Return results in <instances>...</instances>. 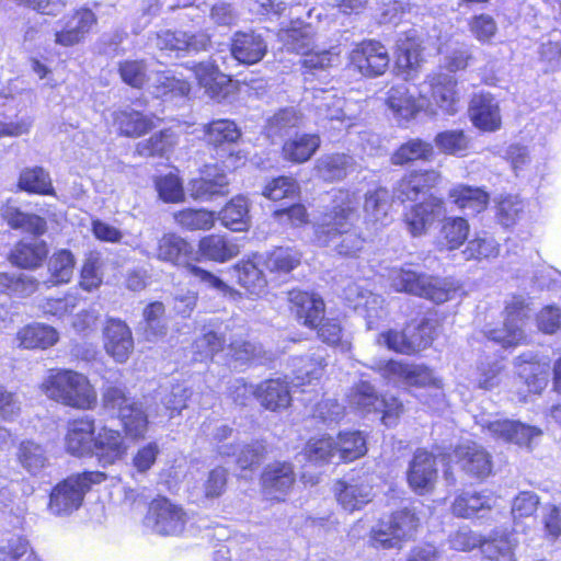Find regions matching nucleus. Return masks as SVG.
I'll return each mask as SVG.
<instances>
[{
  "label": "nucleus",
  "mask_w": 561,
  "mask_h": 561,
  "mask_svg": "<svg viewBox=\"0 0 561 561\" xmlns=\"http://www.w3.org/2000/svg\"><path fill=\"white\" fill-rule=\"evenodd\" d=\"M359 197L340 190L335 193L330 211L318 219L316 240L345 257H357L365 248V239L354 230Z\"/></svg>",
  "instance_id": "f257e3e1"
},
{
  "label": "nucleus",
  "mask_w": 561,
  "mask_h": 561,
  "mask_svg": "<svg viewBox=\"0 0 561 561\" xmlns=\"http://www.w3.org/2000/svg\"><path fill=\"white\" fill-rule=\"evenodd\" d=\"M43 392L51 400L65 405L90 410L98 396L89 379L70 369H53L42 382Z\"/></svg>",
  "instance_id": "f03ea898"
},
{
  "label": "nucleus",
  "mask_w": 561,
  "mask_h": 561,
  "mask_svg": "<svg viewBox=\"0 0 561 561\" xmlns=\"http://www.w3.org/2000/svg\"><path fill=\"white\" fill-rule=\"evenodd\" d=\"M388 278L396 291L420 296L436 304L454 298L458 290L454 280L419 273L411 265L392 267Z\"/></svg>",
  "instance_id": "7ed1b4c3"
},
{
  "label": "nucleus",
  "mask_w": 561,
  "mask_h": 561,
  "mask_svg": "<svg viewBox=\"0 0 561 561\" xmlns=\"http://www.w3.org/2000/svg\"><path fill=\"white\" fill-rule=\"evenodd\" d=\"M104 480L105 474L100 471H88L68 477L53 489L48 504L49 512L56 516L70 515L81 506L83 497L91 486Z\"/></svg>",
  "instance_id": "20e7f679"
},
{
  "label": "nucleus",
  "mask_w": 561,
  "mask_h": 561,
  "mask_svg": "<svg viewBox=\"0 0 561 561\" xmlns=\"http://www.w3.org/2000/svg\"><path fill=\"white\" fill-rule=\"evenodd\" d=\"M379 371L389 382L427 389L432 398L431 401L425 400L428 405L438 403L444 398L442 380L426 366L388 360L379 367Z\"/></svg>",
  "instance_id": "39448f33"
},
{
  "label": "nucleus",
  "mask_w": 561,
  "mask_h": 561,
  "mask_svg": "<svg viewBox=\"0 0 561 561\" xmlns=\"http://www.w3.org/2000/svg\"><path fill=\"white\" fill-rule=\"evenodd\" d=\"M119 75L122 80L133 87L141 88L145 82L149 81L153 88V93L158 98L168 94L185 96L191 91L187 81L178 79L165 71H157L151 76L147 75V67L140 60H126L119 64Z\"/></svg>",
  "instance_id": "423d86ee"
},
{
  "label": "nucleus",
  "mask_w": 561,
  "mask_h": 561,
  "mask_svg": "<svg viewBox=\"0 0 561 561\" xmlns=\"http://www.w3.org/2000/svg\"><path fill=\"white\" fill-rule=\"evenodd\" d=\"M420 99L427 102L426 111L436 114L440 111L446 115L458 112L461 93L456 78L444 72L428 75L420 85Z\"/></svg>",
  "instance_id": "0eeeda50"
},
{
  "label": "nucleus",
  "mask_w": 561,
  "mask_h": 561,
  "mask_svg": "<svg viewBox=\"0 0 561 561\" xmlns=\"http://www.w3.org/2000/svg\"><path fill=\"white\" fill-rule=\"evenodd\" d=\"M416 527L417 518L412 512H394L371 529L370 543L377 549H401L402 542L412 538Z\"/></svg>",
  "instance_id": "6e6552de"
},
{
  "label": "nucleus",
  "mask_w": 561,
  "mask_h": 561,
  "mask_svg": "<svg viewBox=\"0 0 561 561\" xmlns=\"http://www.w3.org/2000/svg\"><path fill=\"white\" fill-rule=\"evenodd\" d=\"M103 404L110 411H117L127 436L134 439L144 437L148 427V419L141 404L127 398L124 391L117 387L105 389Z\"/></svg>",
  "instance_id": "1a4fd4ad"
},
{
  "label": "nucleus",
  "mask_w": 561,
  "mask_h": 561,
  "mask_svg": "<svg viewBox=\"0 0 561 561\" xmlns=\"http://www.w3.org/2000/svg\"><path fill=\"white\" fill-rule=\"evenodd\" d=\"M187 513L165 497L151 502L146 516V525L162 536L181 535L187 523Z\"/></svg>",
  "instance_id": "9d476101"
},
{
  "label": "nucleus",
  "mask_w": 561,
  "mask_h": 561,
  "mask_svg": "<svg viewBox=\"0 0 561 561\" xmlns=\"http://www.w3.org/2000/svg\"><path fill=\"white\" fill-rule=\"evenodd\" d=\"M504 312V328L493 332V342L501 343L504 347L517 345L525 340L524 324L531 309L526 298L513 296L506 301Z\"/></svg>",
  "instance_id": "9b49d317"
},
{
  "label": "nucleus",
  "mask_w": 561,
  "mask_h": 561,
  "mask_svg": "<svg viewBox=\"0 0 561 561\" xmlns=\"http://www.w3.org/2000/svg\"><path fill=\"white\" fill-rule=\"evenodd\" d=\"M389 62L387 48L377 41H364L357 44L350 54V66L368 78L383 75Z\"/></svg>",
  "instance_id": "f8f14e48"
},
{
  "label": "nucleus",
  "mask_w": 561,
  "mask_h": 561,
  "mask_svg": "<svg viewBox=\"0 0 561 561\" xmlns=\"http://www.w3.org/2000/svg\"><path fill=\"white\" fill-rule=\"evenodd\" d=\"M96 23L95 14L85 8L64 16L54 28V43L61 47H72L81 43Z\"/></svg>",
  "instance_id": "ddd939ff"
},
{
  "label": "nucleus",
  "mask_w": 561,
  "mask_h": 561,
  "mask_svg": "<svg viewBox=\"0 0 561 561\" xmlns=\"http://www.w3.org/2000/svg\"><path fill=\"white\" fill-rule=\"evenodd\" d=\"M295 481L293 465L275 461L267 465L262 472V492L268 500L283 501L293 489Z\"/></svg>",
  "instance_id": "4468645a"
},
{
  "label": "nucleus",
  "mask_w": 561,
  "mask_h": 561,
  "mask_svg": "<svg viewBox=\"0 0 561 561\" xmlns=\"http://www.w3.org/2000/svg\"><path fill=\"white\" fill-rule=\"evenodd\" d=\"M445 214L443 199L433 195L422 203L413 205L404 213V225L412 237L427 233L435 221Z\"/></svg>",
  "instance_id": "2eb2a0df"
},
{
  "label": "nucleus",
  "mask_w": 561,
  "mask_h": 561,
  "mask_svg": "<svg viewBox=\"0 0 561 561\" xmlns=\"http://www.w3.org/2000/svg\"><path fill=\"white\" fill-rule=\"evenodd\" d=\"M238 389L242 392L240 396L254 394L264 408L272 411L287 408L291 400L287 382L279 378L266 380L256 387L242 383ZM236 400H239V396Z\"/></svg>",
  "instance_id": "dca6fc26"
},
{
  "label": "nucleus",
  "mask_w": 561,
  "mask_h": 561,
  "mask_svg": "<svg viewBox=\"0 0 561 561\" xmlns=\"http://www.w3.org/2000/svg\"><path fill=\"white\" fill-rule=\"evenodd\" d=\"M106 353L117 363H125L134 351L129 327L119 319H108L103 330Z\"/></svg>",
  "instance_id": "f3484780"
},
{
  "label": "nucleus",
  "mask_w": 561,
  "mask_h": 561,
  "mask_svg": "<svg viewBox=\"0 0 561 561\" xmlns=\"http://www.w3.org/2000/svg\"><path fill=\"white\" fill-rule=\"evenodd\" d=\"M128 446L118 431L106 426L100 428L94 437L93 453L99 463L103 467L114 465L123 460Z\"/></svg>",
  "instance_id": "a211bd4d"
},
{
  "label": "nucleus",
  "mask_w": 561,
  "mask_h": 561,
  "mask_svg": "<svg viewBox=\"0 0 561 561\" xmlns=\"http://www.w3.org/2000/svg\"><path fill=\"white\" fill-rule=\"evenodd\" d=\"M94 420L81 417L69 422L65 435L66 450L76 457L92 456L94 445Z\"/></svg>",
  "instance_id": "6ab92c4d"
},
{
  "label": "nucleus",
  "mask_w": 561,
  "mask_h": 561,
  "mask_svg": "<svg viewBox=\"0 0 561 561\" xmlns=\"http://www.w3.org/2000/svg\"><path fill=\"white\" fill-rule=\"evenodd\" d=\"M437 478L435 458L426 450L419 449L408 471L409 485L419 494L431 491Z\"/></svg>",
  "instance_id": "aec40b11"
},
{
  "label": "nucleus",
  "mask_w": 561,
  "mask_h": 561,
  "mask_svg": "<svg viewBox=\"0 0 561 561\" xmlns=\"http://www.w3.org/2000/svg\"><path fill=\"white\" fill-rule=\"evenodd\" d=\"M422 45L415 31H410L397 42L396 67L404 80L415 77L422 62Z\"/></svg>",
  "instance_id": "412c9836"
},
{
  "label": "nucleus",
  "mask_w": 561,
  "mask_h": 561,
  "mask_svg": "<svg viewBox=\"0 0 561 561\" xmlns=\"http://www.w3.org/2000/svg\"><path fill=\"white\" fill-rule=\"evenodd\" d=\"M334 492L339 504L347 512L360 510L373 499V486L368 479L337 481Z\"/></svg>",
  "instance_id": "4be33fe9"
},
{
  "label": "nucleus",
  "mask_w": 561,
  "mask_h": 561,
  "mask_svg": "<svg viewBox=\"0 0 561 561\" xmlns=\"http://www.w3.org/2000/svg\"><path fill=\"white\" fill-rule=\"evenodd\" d=\"M229 181L226 173L217 165H206L203 176L192 180L188 192L194 199L208 201L217 195H225Z\"/></svg>",
  "instance_id": "5701e85b"
},
{
  "label": "nucleus",
  "mask_w": 561,
  "mask_h": 561,
  "mask_svg": "<svg viewBox=\"0 0 561 561\" xmlns=\"http://www.w3.org/2000/svg\"><path fill=\"white\" fill-rule=\"evenodd\" d=\"M291 312L306 327L316 328L324 314L323 299L314 294L300 290L289 293Z\"/></svg>",
  "instance_id": "b1692460"
},
{
  "label": "nucleus",
  "mask_w": 561,
  "mask_h": 561,
  "mask_svg": "<svg viewBox=\"0 0 561 561\" xmlns=\"http://www.w3.org/2000/svg\"><path fill=\"white\" fill-rule=\"evenodd\" d=\"M230 51L239 62L253 65L266 55L267 44L260 34L254 32H237L233 35Z\"/></svg>",
  "instance_id": "393cba45"
},
{
  "label": "nucleus",
  "mask_w": 561,
  "mask_h": 561,
  "mask_svg": "<svg viewBox=\"0 0 561 561\" xmlns=\"http://www.w3.org/2000/svg\"><path fill=\"white\" fill-rule=\"evenodd\" d=\"M344 296L355 308L363 306L366 309L367 327L370 330L376 329L378 320L387 316L382 297L360 288L357 284L348 285L344 289Z\"/></svg>",
  "instance_id": "a878e982"
},
{
  "label": "nucleus",
  "mask_w": 561,
  "mask_h": 561,
  "mask_svg": "<svg viewBox=\"0 0 561 561\" xmlns=\"http://www.w3.org/2000/svg\"><path fill=\"white\" fill-rule=\"evenodd\" d=\"M209 44V36L205 33L187 35L184 32L161 31L157 34L156 46L161 50H205Z\"/></svg>",
  "instance_id": "bb28decb"
},
{
  "label": "nucleus",
  "mask_w": 561,
  "mask_h": 561,
  "mask_svg": "<svg viewBox=\"0 0 561 561\" xmlns=\"http://www.w3.org/2000/svg\"><path fill=\"white\" fill-rule=\"evenodd\" d=\"M439 174L434 171L412 172L405 175L394 190V197L401 202L414 201L438 183Z\"/></svg>",
  "instance_id": "cd10ccee"
},
{
  "label": "nucleus",
  "mask_w": 561,
  "mask_h": 561,
  "mask_svg": "<svg viewBox=\"0 0 561 561\" xmlns=\"http://www.w3.org/2000/svg\"><path fill=\"white\" fill-rule=\"evenodd\" d=\"M454 458L470 474L484 477L491 472L486 453L476 443L459 445L454 451Z\"/></svg>",
  "instance_id": "c85d7f7f"
},
{
  "label": "nucleus",
  "mask_w": 561,
  "mask_h": 561,
  "mask_svg": "<svg viewBox=\"0 0 561 561\" xmlns=\"http://www.w3.org/2000/svg\"><path fill=\"white\" fill-rule=\"evenodd\" d=\"M540 428L528 426L523 423L511 420H494L493 436L497 435L505 442H511L519 446H530L534 438L541 436Z\"/></svg>",
  "instance_id": "c756f323"
},
{
  "label": "nucleus",
  "mask_w": 561,
  "mask_h": 561,
  "mask_svg": "<svg viewBox=\"0 0 561 561\" xmlns=\"http://www.w3.org/2000/svg\"><path fill=\"white\" fill-rule=\"evenodd\" d=\"M386 103L397 118L405 121L413 118L423 108L421 99L416 101L404 83L394 85L387 92Z\"/></svg>",
  "instance_id": "7c9ffc66"
},
{
  "label": "nucleus",
  "mask_w": 561,
  "mask_h": 561,
  "mask_svg": "<svg viewBox=\"0 0 561 561\" xmlns=\"http://www.w3.org/2000/svg\"><path fill=\"white\" fill-rule=\"evenodd\" d=\"M112 116L119 134L126 137H140L153 128L151 117L131 108L115 111Z\"/></svg>",
  "instance_id": "2f4dec72"
},
{
  "label": "nucleus",
  "mask_w": 561,
  "mask_h": 561,
  "mask_svg": "<svg viewBox=\"0 0 561 561\" xmlns=\"http://www.w3.org/2000/svg\"><path fill=\"white\" fill-rule=\"evenodd\" d=\"M18 340L24 348L46 350L58 342L59 333L50 325L34 323L19 331Z\"/></svg>",
  "instance_id": "473e14b6"
},
{
  "label": "nucleus",
  "mask_w": 561,
  "mask_h": 561,
  "mask_svg": "<svg viewBox=\"0 0 561 561\" xmlns=\"http://www.w3.org/2000/svg\"><path fill=\"white\" fill-rule=\"evenodd\" d=\"M194 76L201 88L210 98L218 96L229 83V78L221 72L215 61H203L193 67Z\"/></svg>",
  "instance_id": "72a5a7b5"
},
{
  "label": "nucleus",
  "mask_w": 561,
  "mask_h": 561,
  "mask_svg": "<svg viewBox=\"0 0 561 561\" xmlns=\"http://www.w3.org/2000/svg\"><path fill=\"white\" fill-rule=\"evenodd\" d=\"M14 104V98L0 95V106L5 107V110L0 113V136L19 137L28 134L33 125V119L28 115H23L14 119L12 113Z\"/></svg>",
  "instance_id": "f704fd0d"
},
{
  "label": "nucleus",
  "mask_w": 561,
  "mask_h": 561,
  "mask_svg": "<svg viewBox=\"0 0 561 561\" xmlns=\"http://www.w3.org/2000/svg\"><path fill=\"white\" fill-rule=\"evenodd\" d=\"M320 146V138L316 134L297 135L283 145V156L294 163L308 161Z\"/></svg>",
  "instance_id": "c9c22d12"
},
{
  "label": "nucleus",
  "mask_w": 561,
  "mask_h": 561,
  "mask_svg": "<svg viewBox=\"0 0 561 561\" xmlns=\"http://www.w3.org/2000/svg\"><path fill=\"white\" fill-rule=\"evenodd\" d=\"M320 115L328 121L337 122L345 128L353 125L354 115L347 102L333 92H323L321 101L316 105Z\"/></svg>",
  "instance_id": "e433bc0d"
},
{
  "label": "nucleus",
  "mask_w": 561,
  "mask_h": 561,
  "mask_svg": "<svg viewBox=\"0 0 561 561\" xmlns=\"http://www.w3.org/2000/svg\"><path fill=\"white\" fill-rule=\"evenodd\" d=\"M218 453L221 456H236V461L239 468L247 470L260 463L266 453V447L264 443L260 440L244 445L242 448H239L234 445L225 444L219 446Z\"/></svg>",
  "instance_id": "4c0bfd02"
},
{
  "label": "nucleus",
  "mask_w": 561,
  "mask_h": 561,
  "mask_svg": "<svg viewBox=\"0 0 561 561\" xmlns=\"http://www.w3.org/2000/svg\"><path fill=\"white\" fill-rule=\"evenodd\" d=\"M224 226L233 231H245L249 228V201L245 196L233 197L220 211Z\"/></svg>",
  "instance_id": "58836bf2"
},
{
  "label": "nucleus",
  "mask_w": 561,
  "mask_h": 561,
  "mask_svg": "<svg viewBox=\"0 0 561 561\" xmlns=\"http://www.w3.org/2000/svg\"><path fill=\"white\" fill-rule=\"evenodd\" d=\"M199 253L211 261L226 262L239 253V247L222 236L204 237L198 244Z\"/></svg>",
  "instance_id": "ea45409f"
},
{
  "label": "nucleus",
  "mask_w": 561,
  "mask_h": 561,
  "mask_svg": "<svg viewBox=\"0 0 561 561\" xmlns=\"http://www.w3.org/2000/svg\"><path fill=\"white\" fill-rule=\"evenodd\" d=\"M2 217L13 229H21L35 236H41L46 231V221L44 218L21 211L11 204L2 208Z\"/></svg>",
  "instance_id": "a19ab883"
},
{
  "label": "nucleus",
  "mask_w": 561,
  "mask_h": 561,
  "mask_svg": "<svg viewBox=\"0 0 561 561\" xmlns=\"http://www.w3.org/2000/svg\"><path fill=\"white\" fill-rule=\"evenodd\" d=\"M48 250L44 241L33 239L21 241L11 254L12 263L23 268L38 266L47 256Z\"/></svg>",
  "instance_id": "79ce46f5"
},
{
  "label": "nucleus",
  "mask_w": 561,
  "mask_h": 561,
  "mask_svg": "<svg viewBox=\"0 0 561 561\" xmlns=\"http://www.w3.org/2000/svg\"><path fill=\"white\" fill-rule=\"evenodd\" d=\"M207 144L214 147L234 144L241 137V130L231 119H215L204 126Z\"/></svg>",
  "instance_id": "37998d69"
},
{
  "label": "nucleus",
  "mask_w": 561,
  "mask_h": 561,
  "mask_svg": "<svg viewBox=\"0 0 561 561\" xmlns=\"http://www.w3.org/2000/svg\"><path fill=\"white\" fill-rule=\"evenodd\" d=\"M448 196L459 209L468 210L470 214L480 213L488 204V194L470 186L458 185L453 187Z\"/></svg>",
  "instance_id": "c03bdc74"
},
{
  "label": "nucleus",
  "mask_w": 561,
  "mask_h": 561,
  "mask_svg": "<svg viewBox=\"0 0 561 561\" xmlns=\"http://www.w3.org/2000/svg\"><path fill=\"white\" fill-rule=\"evenodd\" d=\"M353 164L354 160L348 154H327L317 161V172L324 181L341 180L346 176Z\"/></svg>",
  "instance_id": "a18cd8bd"
},
{
  "label": "nucleus",
  "mask_w": 561,
  "mask_h": 561,
  "mask_svg": "<svg viewBox=\"0 0 561 561\" xmlns=\"http://www.w3.org/2000/svg\"><path fill=\"white\" fill-rule=\"evenodd\" d=\"M391 208V197L388 190L378 187L366 194L364 210L369 221L386 225Z\"/></svg>",
  "instance_id": "49530a36"
},
{
  "label": "nucleus",
  "mask_w": 561,
  "mask_h": 561,
  "mask_svg": "<svg viewBox=\"0 0 561 561\" xmlns=\"http://www.w3.org/2000/svg\"><path fill=\"white\" fill-rule=\"evenodd\" d=\"M238 283L251 295H261L266 287V279L257 263L248 260L234 266Z\"/></svg>",
  "instance_id": "de8ad7c7"
},
{
  "label": "nucleus",
  "mask_w": 561,
  "mask_h": 561,
  "mask_svg": "<svg viewBox=\"0 0 561 561\" xmlns=\"http://www.w3.org/2000/svg\"><path fill=\"white\" fill-rule=\"evenodd\" d=\"M337 461H353L367 451L366 439L360 432H343L336 436Z\"/></svg>",
  "instance_id": "09e8293b"
},
{
  "label": "nucleus",
  "mask_w": 561,
  "mask_h": 561,
  "mask_svg": "<svg viewBox=\"0 0 561 561\" xmlns=\"http://www.w3.org/2000/svg\"><path fill=\"white\" fill-rule=\"evenodd\" d=\"M324 366V360L320 356L295 358L293 386L298 388L319 380L323 375Z\"/></svg>",
  "instance_id": "8fccbe9b"
},
{
  "label": "nucleus",
  "mask_w": 561,
  "mask_h": 561,
  "mask_svg": "<svg viewBox=\"0 0 561 561\" xmlns=\"http://www.w3.org/2000/svg\"><path fill=\"white\" fill-rule=\"evenodd\" d=\"M192 250V245L180 236L167 233L158 242L157 257L178 265L180 260L187 256Z\"/></svg>",
  "instance_id": "3c124183"
},
{
  "label": "nucleus",
  "mask_w": 561,
  "mask_h": 561,
  "mask_svg": "<svg viewBox=\"0 0 561 561\" xmlns=\"http://www.w3.org/2000/svg\"><path fill=\"white\" fill-rule=\"evenodd\" d=\"M313 30L310 25H295L290 28L280 30L279 39L289 51L302 55L313 45Z\"/></svg>",
  "instance_id": "603ef678"
},
{
  "label": "nucleus",
  "mask_w": 561,
  "mask_h": 561,
  "mask_svg": "<svg viewBox=\"0 0 561 561\" xmlns=\"http://www.w3.org/2000/svg\"><path fill=\"white\" fill-rule=\"evenodd\" d=\"M267 271L277 274H287L300 263V254L290 248H276L262 257Z\"/></svg>",
  "instance_id": "864d4df0"
},
{
  "label": "nucleus",
  "mask_w": 561,
  "mask_h": 561,
  "mask_svg": "<svg viewBox=\"0 0 561 561\" xmlns=\"http://www.w3.org/2000/svg\"><path fill=\"white\" fill-rule=\"evenodd\" d=\"M18 460L32 474H37L47 465L45 449L33 440H24L18 449Z\"/></svg>",
  "instance_id": "5fc2aeb1"
},
{
  "label": "nucleus",
  "mask_w": 561,
  "mask_h": 561,
  "mask_svg": "<svg viewBox=\"0 0 561 561\" xmlns=\"http://www.w3.org/2000/svg\"><path fill=\"white\" fill-rule=\"evenodd\" d=\"M19 187L42 195H49L54 192L49 174L41 167L23 170L20 174Z\"/></svg>",
  "instance_id": "6e6d98bb"
},
{
  "label": "nucleus",
  "mask_w": 561,
  "mask_h": 561,
  "mask_svg": "<svg viewBox=\"0 0 561 561\" xmlns=\"http://www.w3.org/2000/svg\"><path fill=\"white\" fill-rule=\"evenodd\" d=\"M469 234V224L462 217H448L445 218L440 236L443 244L447 250L458 249L467 240Z\"/></svg>",
  "instance_id": "4d7b16f0"
},
{
  "label": "nucleus",
  "mask_w": 561,
  "mask_h": 561,
  "mask_svg": "<svg viewBox=\"0 0 561 561\" xmlns=\"http://www.w3.org/2000/svg\"><path fill=\"white\" fill-rule=\"evenodd\" d=\"M517 375L526 383L528 392L539 393L547 386L546 367L538 362L519 359Z\"/></svg>",
  "instance_id": "13d9d810"
},
{
  "label": "nucleus",
  "mask_w": 561,
  "mask_h": 561,
  "mask_svg": "<svg viewBox=\"0 0 561 561\" xmlns=\"http://www.w3.org/2000/svg\"><path fill=\"white\" fill-rule=\"evenodd\" d=\"M175 222L186 230H209L215 225V214L206 209H183L173 214Z\"/></svg>",
  "instance_id": "bf43d9fd"
},
{
  "label": "nucleus",
  "mask_w": 561,
  "mask_h": 561,
  "mask_svg": "<svg viewBox=\"0 0 561 561\" xmlns=\"http://www.w3.org/2000/svg\"><path fill=\"white\" fill-rule=\"evenodd\" d=\"M75 263V257L68 250L54 253L48 262L50 283L53 285L69 283L73 275Z\"/></svg>",
  "instance_id": "052dcab7"
},
{
  "label": "nucleus",
  "mask_w": 561,
  "mask_h": 561,
  "mask_svg": "<svg viewBox=\"0 0 561 561\" xmlns=\"http://www.w3.org/2000/svg\"><path fill=\"white\" fill-rule=\"evenodd\" d=\"M336 437L321 436L309 440L305 448L307 458L314 462L337 461Z\"/></svg>",
  "instance_id": "680f3d73"
},
{
  "label": "nucleus",
  "mask_w": 561,
  "mask_h": 561,
  "mask_svg": "<svg viewBox=\"0 0 561 561\" xmlns=\"http://www.w3.org/2000/svg\"><path fill=\"white\" fill-rule=\"evenodd\" d=\"M489 510L488 497L478 493L466 492L459 495L453 504L454 514L466 518L474 516L483 517L484 514L480 515V513L488 512Z\"/></svg>",
  "instance_id": "e2e57ef3"
},
{
  "label": "nucleus",
  "mask_w": 561,
  "mask_h": 561,
  "mask_svg": "<svg viewBox=\"0 0 561 561\" xmlns=\"http://www.w3.org/2000/svg\"><path fill=\"white\" fill-rule=\"evenodd\" d=\"M103 283L102 261L99 253H89L80 271L79 286L85 291L96 290Z\"/></svg>",
  "instance_id": "0e129e2a"
},
{
  "label": "nucleus",
  "mask_w": 561,
  "mask_h": 561,
  "mask_svg": "<svg viewBox=\"0 0 561 561\" xmlns=\"http://www.w3.org/2000/svg\"><path fill=\"white\" fill-rule=\"evenodd\" d=\"M340 64V53L335 48L316 50L313 45L301 55V65L313 72L327 70Z\"/></svg>",
  "instance_id": "69168bd1"
},
{
  "label": "nucleus",
  "mask_w": 561,
  "mask_h": 561,
  "mask_svg": "<svg viewBox=\"0 0 561 561\" xmlns=\"http://www.w3.org/2000/svg\"><path fill=\"white\" fill-rule=\"evenodd\" d=\"M524 209V201L518 195L508 194L499 201L495 217L501 226L508 228L517 222Z\"/></svg>",
  "instance_id": "338daca9"
},
{
  "label": "nucleus",
  "mask_w": 561,
  "mask_h": 561,
  "mask_svg": "<svg viewBox=\"0 0 561 561\" xmlns=\"http://www.w3.org/2000/svg\"><path fill=\"white\" fill-rule=\"evenodd\" d=\"M226 343V339L214 331H208L197 337L193 345V359L195 362H205L221 351Z\"/></svg>",
  "instance_id": "774afa93"
}]
</instances>
